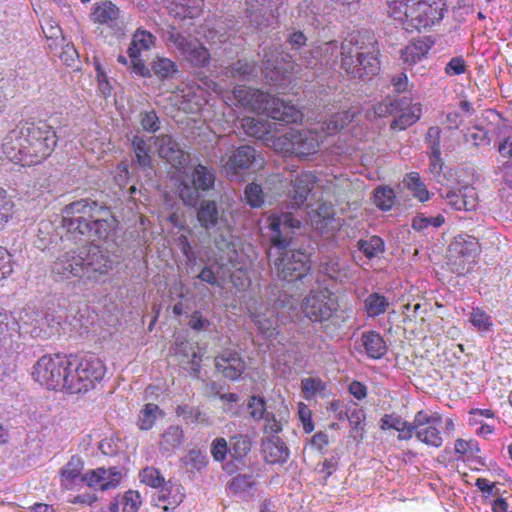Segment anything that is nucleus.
<instances>
[{"label": "nucleus", "instance_id": "nucleus-51", "mask_svg": "<svg viewBox=\"0 0 512 512\" xmlns=\"http://www.w3.org/2000/svg\"><path fill=\"white\" fill-rule=\"evenodd\" d=\"M444 217L439 214L435 217L432 216H424L423 214H417L413 219L411 226L415 231H423L427 229L429 226L438 228L444 223Z\"/></svg>", "mask_w": 512, "mask_h": 512}, {"label": "nucleus", "instance_id": "nucleus-44", "mask_svg": "<svg viewBox=\"0 0 512 512\" xmlns=\"http://www.w3.org/2000/svg\"><path fill=\"white\" fill-rule=\"evenodd\" d=\"M307 42L308 38L304 32L297 29L289 30L285 39V43L289 46V49L299 55L310 46Z\"/></svg>", "mask_w": 512, "mask_h": 512}, {"label": "nucleus", "instance_id": "nucleus-18", "mask_svg": "<svg viewBox=\"0 0 512 512\" xmlns=\"http://www.w3.org/2000/svg\"><path fill=\"white\" fill-rule=\"evenodd\" d=\"M215 368L224 378L238 380L246 370V363L240 353L225 349L215 357Z\"/></svg>", "mask_w": 512, "mask_h": 512}, {"label": "nucleus", "instance_id": "nucleus-33", "mask_svg": "<svg viewBox=\"0 0 512 512\" xmlns=\"http://www.w3.org/2000/svg\"><path fill=\"white\" fill-rule=\"evenodd\" d=\"M251 448V438L246 434H236L229 439V453L237 462L243 463Z\"/></svg>", "mask_w": 512, "mask_h": 512}, {"label": "nucleus", "instance_id": "nucleus-64", "mask_svg": "<svg viewBox=\"0 0 512 512\" xmlns=\"http://www.w3.org/2000/svg\"><path fill=\"white\" fill-rule=\"evenodd\" d=\"M229 452V445L227 441L222 438H216L211 444V454L216 461H223Z\"/></svg>", "mask_w": 512, "mask_h": 512}, {"label": "nucleus", "instance_id": "nucleus-43", "mask_svg": "<svg viewBox=\"0 0 512 512\" xmlns=\"http://www.w3.org/2000/svg\"><path fill=\"white\" fill-rule=\"evenodd\" d=\"M369 316L375 317L384 313L389 305L385 296L379 293L370 294L364 301Z\"/></svg>", "mask_w": 512, "mask_h": 512}, {"label": "nucleus", "instance_id": "nucleus-62", "mask_svg": "<svg viewBox=\"0 0 512 512\" xmlns=\"http://www.w3.org/2000/svg\"><path fill=\"white\" fill-rule=\"evenodd\" d=\"M441 196L446 199L451 207L455 210H463L465 208V200L463 199V193L461 188L449 189L446 193H441Z\"/></svg>", "mask_w": 512, "mask_h": 512}, {"label": "nucleus", "instance_id": "nucleus-56", "mask_svg": "<svg viewBox=\"0 0 512 512\" xmlns=\"http://www.w3.org/2000/svg\"><path fill=\"white\" fill-rule=\"evenodd\" d=\"M470 322L481 331H489L492 327L491 317L480 309H473L470 315Z\"/></svg>", "mask_w": 512, "mask_h": 512}, {"label": "nucleus", "instance_id": "nucleus-36", "mask_svg": "<svg viewBox=\"0 0 512 512\" xmlns=\"http://www.w3.org/2000/svg\"><path fill=\"white\" fill-rule=\"evenodd\" d=\"M356 246L368 259H373L385 251L384 241L377 235L371 236L369 239H359Z\"/></svg>", "mask_w": 512, "mask_h": 512}, {"label": "nucleus", "instance_id": "nucleus-16", "mask_svg": "<svg viewBox=\"0 0 512 512\" xmlns=\"http://www.w3.org/2000/svg\"><path fill=\"white\" fill-rule=\"evenodd\" d=\"M263 111L271 119L283 124L301 122L304 115L295 105L285 102L282 99L269 95L265 105H261Z\"/></svg>", "mask_w": 512, "mask_h": 512}, {"label": "nucleus", "instance_id": "nucleus-28", "mask_svg": "<svg viewBox=\"0 0 512 512\" xmlns=\"http://www.w3.org/2000/svg\"><path fill=\"white\" fill-rule=\"evenodd\" d=\"M241 127L244 130V133L258 140H262L265 142L272 141L275 138L271 135L266 123L262 122L259 119L246 117L241 121Z\"/></svg>", "mask_w": 512, "mask_h": 512}, {"label": "nucleus", "instance_id": "nucleus-17", "mask_svg": "<svg viewBox=\"0 0 512 512\" xmlns=\"http://www.w3.org/2000/svg\"><path fill=\"white\" fill-rule=\"evenodd\" d=\"M246 17L251 27L264 31L273 25L275 16L272 12L271 0H246Z\"/></svg>", "mask_w": 512, "mask_h": 512}, {"label": "nucleus", "instance_id": "nucleus-40", "mask_svg": "<svg viewBox=\"0 0 512 512\" xmlns=\"http://www.w3.org/2000/svg\"><path fill=\"white\" fill-rule=\"evenodd\" d=\"M428 49L429 46L422 41L411 43L401 50V59L406 64H415L428 53Z\"/></svg>", "mask_w": 512, "mask_h": 512}, {"label": "nucleus", "instance_id": "nucleus-10", "mask_svg": "<svg viewBox=\"0 0 512 512\" xmlns=\"http://www.w3.org/2000/svg\"><path fill=\"white\" fill-rule=\"evenodd\" d=\"M216 175L213 169L202 164L194 167L190 181H181L176 189L178 197L186 207H196L201 198L212 197Z\"/></svg>", "mask_w": 512, "mask_h": 512}, {"label": "nucleus", "instance_id": "nucleus-37", "mask_svg": "<svg viewBox=\"0 0 512 512\" xmlns=\"http://www.w3.org/2000/svg\"><path fill=\"white\" fill-rule=\"evenodd\" d=\"M318 48L324 72L333 69L337 63L338 55L340 54L337 41L322 43L318 45Z\"/></svg>", "mask_w": 512, "mask_h": 512}, {"label": "nucleus", "instance_id": "nucleus-9", "mask_svg": "<svg viewBox=\"0 0 512 512\" xmlns=\"http://www.w3.org/2000/svg\"><path fill=\"white\" fill-rule=\"evenodd\" d=\"M168 46L174 47L183 60L194 68H207L211 61L209 50L197 38L179 32L175 26H169L163 33Z\"/></svg>", "mask_w": 512, "mask_h": 512}, {"label": "nucleus", "instance_id": "nucleus-47", "mask_svg": "<svg viewBox=\"0 0 512 512\" xmlns=\"http://www.w3.org/2000/svg\"><path fill=\"white\" fill-rule=\"evenodd\" d=\"M394 190L390 187H378L374 191V203L382 211H388L394 204Z\"/></svg>", "mask_w": 512, "mask_h": 512}, {"label": "nucleus", "instance_id": "nucleus-50", "mask_svg": "<svg viewBox=\"0 0 512 512\" xmlns=\"http://www.w3.org/2000/svg\"><path fill=\"white\" fill-rule=\"evenodd\" d=\"M14 213V202L7 195L5 189L0 187V230H2Z\"/></svg>", "mask_w": 512, "mask_h": 512}, {"label": "nucleus", "instance_id": "nucleus-24", "mask_svg": "<svg viewBox=\"0 0 512 512\" xmlns=\"http://www.w3.org/2000/svg\"><path fill=\"white\" fill-rule=\"evenodd\" d=\"M159 156L169 162L175 168L186 165L187 159L179 144L170 136L162 140L158 149Z\"/></svg>", "mask_w": 512, "mask_h": 512}, {"label": "nucleus", "instance_id": "nucleus-26", "mask_svg": "<svg viewBox=\"0 0 512 512\" xmlns=\"http://www.w3.org/2000/svg\"><path fill=\"white\" fill-rule=\"evenodd\" d=\"M150 68L152 70V76L155 75L161 81L174 79L180 74L178 65L166 57H155L150 62Z\"/></svg>", "mask_w": 512, "mask_h": 512}, {"label": "nucleus", "instance_id": "nucleus-5", "mask_svg": "<svg viewBox=\"0 0 512 512\" xmlns=\"http://www.w3.org/2000/svg\"><path fill=\"white\" fill-rule=\"evenodd\" d=\"M445 6V0H417L412 3L398 1L391 5L390 15L401 22L407 31H421L443 19Z\"/></svg>", "mask_w": 512, "mask_h": 512}, {"label": "nucleus", "instance_id": "nucleus-48", "mask_svg": "<svg viewBox=\"0 0 512 512\" xmlns=\"http://www.w3.org/2000/svg\"><path fill=\"white\" fill-rule=\"evenodd\" d=\"M247 409L249 410L251 418L256 422L262 420L268 413L266 401L264 397L259 395H252L249 397Z\"/></svg>", "mask_w": 512, "mask_h": 512}, {"label": "nucleus", "instance_id": "nucleus-20", "mask_svg": "<svg viewBox=\"0 0 512 512\" xmlns=\"http://www.w3.org/2000/svg\"><path fill=\"white\" fill-rule=\"evenodd\" d=\"M270 94L265 93L259 89L247 87L245 85H236L233 89L234 98L245 107H250L254 110H263L261 105H265Z\"/></svg>", "mask_w": 512, "mask_h": 512}, {"label": "nucleus", "instance_id": "nucleus-15", "mask_svg": "<svg viewBox=\"0 0 512 512\" xmlns=\"http://www.w3.org/2000/svg\"><path fill=\"white\" fill-rule=\"evenodd\" d=\"M196 217L200 226L205 230H220L227 226V218L224 208L218 204L215 198H201L196 207Z\"/></svg>", "mask_w": 512, "mask_h": 512}, {"label": "nucleus", "instance_id": "nucleus-41", "mask_svg": "<svg viewBox=\"0 0 512 512\" xmlns=\"http://www.w3.org/2000/svg\"><path fill=\"white\" fill-rule=\"evenodd\" d=\"M84 468V463L82 459L73 455L67 464L61 469L60 474L64 481L68 482V484H74L75 481L82 476L81 472Z\"/></svg>", "mask_w": 512, "mask_h": 512}, {"label": "nucleus", "instance_id": "nucleus-63", "mask_svg": "<svg viewBox=\"0 0 512 512\" xmlns=\"http://www.w3.org/2000/svg\"><path fill=\"white\" fill-rule=\"evenodd\" d=\"M265 421L263 426V433L270 435H277L282 431V424L277 420L273 412H269L262 419Z\"/></svg>", "mask_w": 512, "mask_h": 512}, {"label": "nucleus", "instance_id": "nucleus-55", "mask_svg": "<svg viewBox=\"0 0 512 512\" xmlns=\"http://www.w3.org/2000/svg\"><path fill=\"white\" fill-rule=\"evenodd\" d=\"M207 463V455L199 449H191L185 456V464L197 471L206 467Z\"/></svg>", "mask_w": 512, "mask_h": 512}, {"label": "nucleus", "instance_id": "nucleus-1", "mask_svg": "<svg viewBox=\"0 0 512 512\" xmlns=\"http://www.w3.org/2000/svg\"><path fill=\"white\" fill-rule=\"evenodd\" d=\"M118 224L111 207L103 200L86 197L65 205L59 225L61 240L87 245L57 257L51 266L54 280L79 278L91 283L103 281L114 262L107 251L93 242L113 239Z\"/></svg>", "mask_w": 512, "mask_h": 512}, {"label": "nucleus", "instance_id": "nucleus-32", "mask_svg": "<svg viewBox=\"0 0 512 512\" xmlns=\"http://www.w3.org/2000/svg\"><path fill=\"white\" fill-rule=\"evenodd\" d=\"M297 61L298 65L312 69L315 77H318L324 73L318 45H310L307 49L300 53Z\"/></svg>", "mask_w": 512, "mask_h": 512}, {"label": "nucleus", "instance_id": "nucleus-52", "mask_svg": "<svg viewBox=\"0 0 512 512\" xmlns=\"http://www.w3.org/2000/svg\"><path fill=\"white\" fill-rule=\"evenodd\" d=\"M411 423L417 431L427 426L440 425L442 423V417L439 413L434 412L429 414L421 410L415 414L414 420Z\"/></svg>", "mask_w": 512, "mask_h": 512}, {"label": "nucleus", "instance_id": "nucleus-54", "mask_svg": "<svg viewBox=\"0 0 512 512\" xmlns=\"http://www.w3.org/2000/svg\"><path fill=\"white\" fill-rule=\"evenodd\" d=\"M141 481L153 488L162 487L165 483L160 471L153 467H146L140 472Z\"/></svg>", "mask_w": 512, "mask_h": 512}, {"label": "nucleus", "instance_id": "nucleus-30", "mask_svg": "<svg viewBox=\"0 0 512 512\" xmlns=\"http://www.w3.org/2000/svg\"><path fill=\"white\" fill-rule=\"evenodd\" d=\"M135 152V163L143 170L152 168L151 146L139 135H134L131 141Z\"/></svg>", "mask_w": 512, "mask_h": 512}, {"label": "nucleus", "instance_id": "nucleus-3", "mask_svg": "<svg viewBox=\"0 0 512 512\" xmlns=\"http://www.w3.org/2000/svg\"><path fill=\"white\" fill-rule=\"evenodd\" d=\"M58 136L46 121L24 122L3 139L2 150L15 164L32 166L47 159L55 150Z\"/></svg>", "mask_w": 512, "mask_h": 512}, {"label": "nucleus", "instance_id": "nucleus-4", "mask_svg": "<svg viewBox=\"0 0 512 512\" xmlns=\"http://www.w3.org/2000/svg\"><path fill=\"white\" fill-rule=\"evenodd\" d=\"M378 42L367 30L356 31L340 45L341 68L354 79L372 78L380 71Z\"/></svg>", "mask_w": 512, "mask_h": 512}, {"label": "nucleus", "instance_id": "nucleus-53", "mask_svg": "<svg viewBox=\"0 0 512 512\" xmlns=\"http://www.w3.org/2000/svg\"><path fill=\"white\" fill-rule=\"evenodd\" d=\"M255 324L265 339L273 338L277 334V321L273 317H268L265 314L258 315L255 319Z\"/></svg>", "mask_w": 512, "mask_h": 512}, {"label": "nucleus", "instance_id": "nucleus-7", "mask_svg": "<svg viewBox=\"0 0 512 512\" xmlns=\"http://www.w3.org/2000/svg\"><path fill=\"white\" fill-rule=\"evenodd\" d=\"M324 135L316 129H291L273 139V148L285 156L306 159L319 151Z\"/></svg>", "mask_w": 512, "mask_h": 512}, {"label": "nucleus", "instance_id": "nucleus-6", "mask_svg": "<svg viewBox=\"0 0 512 512\" xmlns=\"http://www.w3.org/2000/svg\"><path fill=\"white\" fill-rule=\"evenodd\" d=\"M70 360L68 392L72 394L86 393L94 389L106 373L104 362L94 353L70 354Z\"/></svg>", "mask_w": 512, "mask_h": 512}, {"label": "nucleus", "instance_id": "nucleus-59", "mask_svg": "<svg viewBox=\"0 0 512 512\" xmlns=\"http://www.w3.org/2000/svg\"><path fill=\"white\" fill-rule=\"evenodd\" d=\"M107 470L103 467L97 468L86 472L80 477L82 482H85L89 487H94L102 484L106 480Z\"/></svg>", "mask_w": 512, "mask_h": 512}, {"label": "nucleus", "instance_id": "nucleus-27", "mask_svg": "<svg viewBox=\"0 0 512 512\" xmlns=\"http://www.w3.org/2000/svg\"><path fill=\"white\" fill-rule=\"evenodd\" d=\"M184 442V431L178 425H171L161 434L159 450L162 453L170 452L180 447Z\"/></svg>", "mask_w": 512, "mask_h": 512}, {"label": "nucleus", "instance_id": "nucleus-58", "mask_svg": "<svg viewBox=\"0 0 512 512\" xmlns=\"http://www.w3.org/2000/svg\"><path fill=\"white\" fill-rule=\"evenodd\" d=\"M274 307L281 309L282 313L287 312L290 318L297 314V302L289 295L279 296L274 302Z\"/></svg>", "mask_w": 512, "mask_h": 512}, {"label": "nucleus", "instance_id": "nucleus-13", "mask_svg": "<svg viewBox=\"0 0 512 512\" xmlns=\"http://www.w3.org/2000/svg\"><path fill=\"white\" fill-rule=\"evenodd\" d=\"M338 303L328 289L312 290L304 299L301 309L313 323L328 321L337 310Z\"/></svg>", "mask_w": 512, "mask_h": 512}, {"label": "nucleus", "instance_id": "nucleus-38", "mask_svg": "<svg viewBox=\"0 0 512 512\" xmlns=\"http://www.w3.org/2000/svg\"><path fill=\"white\" fill-rule=\"evenodd\" d=\"M162 415L163 412L157 404L148 403L138 414L137 426L140 430H149L155 424L157 417Z\"/></svg>", "mask_w": 512, "mask_h": 512}, {"label": "nucleus", "instance_id": "nucleus-23", "mask_svg": "<svg viewBox=\"0 0 512 512\" xmlns=\"http://www.w3.org/2000/svg\"><path fill=\"white\" fill-rule=\"evenodd\" d=\"M315 184V176L311 172H303L292 181V205L300 207L305 203Z\"/></svg>", "mask_w": 512, "mask_h": 512}, {"label": "nucleus", "instance_id": "nucleus-34", "mask_svg": "<svg viewBox=\"0 0 512 512\" xmlns=\"http://www.w3.org/2000/svg\"><path fill=\"white\" fill-rule=\"evenodd\" d=\"M119 17V9L111 1H104L95 4L91 13V18L94 22L100 24H109L117 20Z\"/></svg>", "mask_w": 512, "mask_h": 512}, {"label": "nucleus", "instance_id": "nucleus-25", "mask_svg": "<svg viewBox=\"0 0 512 512\" xmlns=\"http://www.w3.org/2000/svg\"><path fill=\"white\" fill-rule=\"evenodd\" d=\"M449 252L463 259L476 256L480 252V244L476 237L471 235H458L449 245Z\"/></svg>", "mask_w": 512, "mask_h": 512}, {"label": "nucleus", "instance_id": "nucleus-31", "mask_svg": "<svg viewBox=\"0 0 512 512\" xmlns=\"http://www.w3.org/2000/svg\"><path fill=\"white\" fill-rule=\"evenodd\" d=\"M361 339L369 357L379 359L385 355L387 346L379 333L369 331L364 333Z\"/></svg>", "mask_w": 512, "mask_h": 512}, {"label": "nucleus", "instance_id": "nucleus-42", "mask_svg": "<svg viewBox=\"0 0 512 512\" xmlns=\"http://www.w3.org/2000/svg\"><path fill=\"white\" fill-rule=\"evenodd\" d=\"M439 425H431L416 431V438L422 443L438 448L442 445L443 439L438 429Z\"/></svg>", "mask_w": 512, "mask_h": 512}, {"label": "nucleus", "instance_id": "nucleus-39", "mask_svg": "<svg viewBox=\"0 0 512 512\" xmlns=\"http://www.w3.org/2000/svg\"><path fill=\"white\" fill-rule=\"evenodd\" d=\"M408 106L409 102L406 97L400 99H392L390 97H386L376 106L375 113L379 117H386L388 115L398 114L404 109V107Z\"/></svg>", "mask_w": 512, "mask_h": 512}, {"label": "nucleus", "instance_id": "nucleus-29", "mask_svg": "<svg viewBox=\"0 0 512 512\" xmlns=\"http://www.w3.org/2000/svg\"><path fill=\"white\" fill-rule=\"evenodd\" d=\"M421 117V105L414 104L408 107H404L399 115L393 119L390 124L392 130H405L414 123H416Z\"/></svg>", "mask_w": 512, "mask_h": 512}, {"label": "nucleus", "instance_id": "nucleus-19", "mask_svg": "<svg viewBox=\"0 0 512 512\" xmlns=\"http://www.w3.org/2000/svg\"><path fill=\"white\" fill-rule=\"evenodd\" d=\"M261 452L264 461L268 464H283L287 462L290 456L289 448L277 435H270L261 439Z\"/></svg>", "mask_w": 512, "mask_h": 512}, {"label": "nucleus", "instance_id": "nucleus-46", "mask_svg": "<svg viewBox=\"0 0 512 512\" xmlns=\"http://www.w3.org/2000/svg\"><path fill=\"white\" fill-rule=\"evenodd\" d=\"M16 331L17 323L15 318L7 313H0V346L5 347Z\"/></svg>", "mask_w": 512, "mask_h": 512}, {"label": "nucleus", "instance_id": "nucleus-8", "mask_svg": "<svg viewBox=\"0 0 512 512\" xmlns=\"http://www.w3.org/2000/svg\"><path fill=\"white\" fill-rule=\"evenodd\" d=\"M70 361V355H43L33 366L32 377L47 389L68 391Z\"/></svg>", "mask_w": 512, "mask_h": 512}, {"label": "nucleus", "instance_id": "nucleus-57", "mask_svg": "<svg viewBox=\"0 0 512 512\" xmlns=\"http://www.w3.org/2000/svg\"><path fill=\"white\" fill-rule=\"evenodd\" d=\"M140 118L141 126L145 131L155 133L159 130L160 121L154 110L141 112Z\"/></svg>", "mask_w": 512, "mask_h": 512}, {"label": "nucleus", "instance_id": "nucleus-49", "mask_svg": "<svg viewBox=\"0 0 512 512\" xmlns=\"http://www.w3.org/2000/svg\"><path fill=\"white\" fill-rule=\"evenodd\" d=\"M244 197L247 204L252 208H260L264 203V192L261 185L249 183L244 190Z\"/></svg>", "mask_w": 512, "mask_h": 512}, {"label": "nucleus", "instance_id": "nucleus-11", "mask_svg": "<svg viewBox=\"0 0 512 512\" xmlns=\"http://www.w3.org/2000/svg\"><path fill=\"white\" fill-rule=\"evenodd\" d=\"M19 335L48 339L59 331L60 322L51 313L34 308H23L14 317Z\"/></svg>", "mask_w": 512, "mask_h": 512}, {"label": "nucleus", "instance_id": "nucleus-60", "mask_svg": "<svg viewBox=\"0 0 512 512\" xmlns=\"http://www.w3.org/2000/svg\"><path fill=\"white\" fill-rule=\"evenodd\" d=\"M403 425H406V420L395 413L384 414L379 421V428L381 430L394 429L398 431Z\"/></svg>", "mask_w": 512, "mask_h": 512}, {"label": "nucleus", "instance_id": "nucleus-22", "mask_svg": "<svg viewBox=\"0 0 512 512\" xmlns=\"http://www.w3.org/2000/svg\"><path fill=\"white\" fill-rule=\"evenodd\" d=\"M227 70L232 78L241 82L255 81L261 73L257 62L246 58L231 63Z\"/></svg>", "mask_w": 512, "mask_h": 512}, {"label": "nucleus", "instance_id": "nucleus-61", "mask_svg": "<svg viewBox=\"0 0 512 512\" xmlns=\"http://www.w3.org/2000/svg\"><path fill=\"white\" fill-rule=\"evenodd\" d=\"M122 504L123 512H137L141 504L139 492L127 491L122 497Z\"/></svg>", "mask_w": 512, "mask_h": 512}, {"label": "nucleus", "instance_id": "nucleus-45", "mask_svg": "<svg viewBox=\"0 0 512 512\" xmlns=\"http://www.w3.org/2000/svg\"><path fill=\"white\" fill-rule=\"evenodd\" d=\"M352 120V116L348 111L337 112L333 114L326 122L323 123L325 125L327 133L332 135L341 131L344 127H346Z\"/></svg>", "mask_w": 512, "mask_h": 512}, {"label": "nucleus", "instance_id": "nucleus-12", "mask_svg": "<svg viewBox=\"0 0 512 512\" xmlns=\"http://www.w3.org/2000/svg\"><path fill=\"white\" fill-rule=\"evenodd\" d=\"M265 165L262 150L250 144H243L234 148L226 162L225 168L230 177L241 175L245 172H255Z\"/></svg>", "mask_w": 512, "mask_h": 512}, {"label": "nucleus", "instance_id": "nucleus-21", "mask_svg": "<svg viewBox=\"0 0 512 512\" xmlns=\"http://www.w3.org/2000/svg\"><path fill=\"white\" fill-rule=\"evenodd\" d=\"M257 485L252 474L239 473L228 482L227 488L242 501H249L254 497Z\"/></svg>", "mask_w": 512, "mask_h": 512}, {"label": "nucleus", "instance_id": "nucleus-14", "mask_svg": "<svg viewBox=\"0 0 512 512\" xmlns=\"http://www.w3.org/2000/svg\"><path fill=\"white\" fill-rule=\"evenodd\" d=\"M258 57L262 63L260 67L261 74H264L270 85L281 86L284 84L287 70L282 64V55L275 46H264L259 52Z\"/></svg>", "mask_w": 512, "mask_h": 512}, {"label": "nucleus", "instance_id": "nucleus-2", "mask_svg": "<svg viewBox=\"0 0 512 512\" xmlns=\"http://www.w3.org/2000/svg\"><path fill=\"white\" fill-rule=\"evenodd\" d=\"M269 228L277 253L274 269L278 279L293 284L297 290L310 285L313 281L310 257L293 244V235L301 232V219L292 212L282 211L270 218Z\"/></svg>", "mask_w": 512, "mask_h": 512}, {"label": "nucleus", "instance_id": "nucleus-35", "mask_svg": "<svg viewBox=\"0 0 512 512\" xmlns=\"http://www.w3.org/2000/svg\"><path fill=\"white\" fill-rule=\"evenodd\" d=\"M345 416L351 426V437L362 440L365 432V411L362 408H353L352 410H346Z\"/></svg>", "mask_w": 512, "mask_h": 512}]
</instances>
